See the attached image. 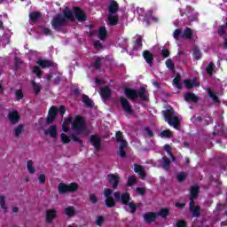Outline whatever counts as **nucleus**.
Here are the masks:
<instances>
[{
    "label": "nucleus",
    "instance_id": "864d4df0",
    "mask_svg": "<svg viewBox=\"0 0 227 227\" xmlns=\"http://www.w3.org/2000/svg\"><path fill=\"white\" fill-rule=\"evenodd\" d=\"M144 134H145V136H146L147 137H153V132L149 128H145V129Z\"/></svg>",
    "mask_w": 227,
    "mask_h": 227
},
{
    "label": "nucleus",
    "instance_id": "423d86ee",
    "mask_svg": "<svg viewBox=\"0 0 227 227\" xmlns=\"http://www.w3.org/2000/svg\"><path fill=\"white\" fill-rule=\"evenodd\" d=\"M200 191V187L198 186H192L191 188V201H190V210L192 214V215H194V217H199L200 214V208L199 207V206L194 205V200H196V198H198V192Z\"/></svg>",
    "mask_w": 227,
    "mask_h": 227
},
{
    "label": "nucleus",
    "instance_id": "cd10ccee",
    "mask_svg": "<svg viewBox=\"0 0 227 227\" xmlns=\"http://www.w3.org/2000/svg\"><path fill=\"white\" fill-rule=\"evenodd\" d=\"M82 100L87 107H93L94 103H93V100H91V98H90V97H88L86 95H82Z\"/></svg>",
    "mask_w": 227,
    "mask_h": 227
},
{
    "label": "nucleus",
    "instance_id": "ddd939ff",
    "mask_svg": "<svg viewBox=\"0 0 227 227\" xmlns=\"http://www.w3.org/2000/svg\"><path fill=\"white\" fill-rule=\"evenodd\" d=\"M58 215V211L54 208L47 209L46 210V223H52L54 219H56Z\"/></svg>",
    "mask_w": 227,
    "mask_h": 227
},
{
    "label": "nucleus",
    "instance_id": "680f3d73",
    "mask_svg": "<svg viewBox=\"0 0 227 227\" xmlns=\"http://www.w3.org/2000/svg\"><path fill=\"white\" fill-rule=\"evenodd\" d=\"M176 226H177V227H185V226H187V223L184 220H179L176 223Z\"/></svg>",
    "mask_w": 227,
    "mask_h": 227
},
{
    "label": "nucleus",
    "instance_id": "13d9d810",
    "mask_svg": "<svg viewBox=\"0 0 227 227\" xmlns=\"http://www.w3.org/2000/svg\"><path fill=\"white\" fill-rule=\"evenodd\" d=\"M136 192H137V194H140V196H143L145 194V192H146V189L141 188V187H137L136 189Z\"/></svg>",
    "mask_w": 227,
    "mask_h": 227
},
{
    "label": "nucleus",
    "instance_id": "2eb2a0df",
    "mask_svg": "<svg viewBox=\"0 0 227 227\" xmlns=\"http://www.w3.org/2000/svg\"><path fill=\"white\" fill-rule=\"evenodd\" d=\"M45 136H50L53 139L58 137V128L56 126H50L47 129L44 130Z\"/></svg>",
    "mask_w": 227,
    "mask_h": 227
},
{
    "label": "nucleus",
    "instance_id": "69168bd1",
    "mask_svg": "<svg viewBox=\"0 0 227 227\" xmlns=\"http://www.w3.org/2000/svg\"><path fill=\"white\" fill-rule=\"evenodd\" d=\"M43 35H46V36H49V35H52V31H51V29L48 27H43Z\"/></svg>",
    "mask_w": 227,
    "mask_h": 227
},
{
    "label": "nucleus",
    "instance_id": "c9c22d12",
    "mask_svg": "<svg viewBox=\"0 0 227 227\" xmlns=\"http://www.w3.org/2000/svg\"><path fill=\"white\" fill-rule=\"evenodd\" d=\"M171 164V160H169V159L168 158H162V168L163 169H165L166 171H168V169H169V165Z\"/></svg>",
    "mask_w": 227,
    "mask_h": 227
},
{
    "label": "nucleus",
    "instance_id": "a18cd8bd",
    "mask_svg": "<svg viewBox=\"0 0 227 227\" xmlns=\"http://www.w3.org/2000/svg\"><path fill=\"white\" fill-rule=\"evenodd\" d=\"M173 82L175 86L177 88V90L182 89V82L180 81V76H176Z\"/></svg>",
    "mask_w": 227,
    "mask_h": 227
},
{
    "label": "nucleus",
    "instance_id": "052dcab7",
    "mask_svg": "<svg viewBox=\"0 0 227 227\" xmlns=\"http://www.w3.org/2000/svg\"><path fill=\"white\" fill-rule=\"evenodd\" d=\"M15 94H16V98H18V100H20V98H24V94L22 93V90H16Z\"/></svg>",
    "mask_w": 227,
    "mask_h": 227
},
{
    "label": "nucleus",
    "instance_id": "603ef678",
    "mask_svg": "<svg viewBox=\"0 0 227 227\" xmlns=\"http://www.w3.org/2000/svg\"><path fill=\"white\" fill-rule=\"evenodd\" d=\"M116 139L121 145L122 142L127 143V141L123 140V134L121 131L116 133Z\"/></svg>",
    "mask_w": 227,
    "mask_h": 227
},
{
    "label": "nucleus",
    "instance_id": "49530a36",
    "mask_svg": "<svg viewBox=\"0 0 227 227\" xmlns=\"http://www.w3.org/2000/svg\"><path fill=\"white\" fill-rule=\"evenodd\" d=\"M32 72H33V74H35V75L37 77H39V78L42 77V71L40 69V67H38V66L34 67L32 68Z\"/></svg>",
    "mask_w": 227,
    "mask_h": 227
},
{
    "label": "nucleus",
    "instance_id": "f704fd0d",
    "mask_svg": "<svg viewBox=\"0 0 227 227\" xmlns=\"http://www.w3.org/2000/svg\"><path fill=\"white\" fill-rule=\"evenodd\" d=\"M0 207L4 212H8V207H6V200L3 195H0Z\"/></svg>",
    "mask_w": 227,
    "mask_h": 227
},
{
    "label": "nucleus",
    "instance_id": "4c0bfd02",
    "mask_svg": "<svg viewBox=\"0 0 227 227\" xmlns=\"http://www.w3.org/2000/svg\"><path fill=\"white\" fill-rule=\"evenodd\" d=\"M156 215H160V217H168V215H169V209L162 208L156 214Z\"/></svg>",
    "mask_w": 227,
    "mask_h": 227
},
{
    "label": "nucleus",
    "instance_id": "9b49d317",
    "mask_svg": "<svg viewBox=\"0 0 227 227\" xmlns=\"http://www.w3.org/2000/svg\"><path fill=\"white\" fill-rule=\"evenodd\" d=\"M8 118L12 125H17L20 120V115L19 114V112L12 110L9 112Z\"/></svg>",
    "mask_w": 227,
    "mask_h": 227
},
{
    "label": "nucleus",
    "instance_id": "4468645a",
    "mask_svg": "<svg viewBox=\"0 0 227 227\" xmlns=\"http://www.w3.org/2000/svg\"><path fill=\"white\" fill-rule=\"evenodd\" d=\"M137 13H138L140 17H145V20H147V22H159V19L155 17H148V15L145 14V9L143 8H137Z\"/></svg>",
    "mask_w": 227,
    "mask_h": 227
},
{
    "label": "nucleus",
    "instance_id": "412c9836",
    "mask_svg": "<svg viewBox=\"0 0 227 227\" xmlns=\"http://www.w3.org/2000/svg\"><path fill=\"white\" fill-rule=\"evenodd\" d=\"M124 93L128 98H130L131 100H136V98H137V91L132 89H125Z\"/></svg>",
    "mask_w": 227,
    "mask_h": 227
},
{
    "label": "nucleus",
    "instance_id": "0e129e2a",
    "mask_svg": "<svg viewBox=\"0 0 227 227\" xmlns=\"http://www.w3.org/2000/svg\"><path fill=\"white\" fill-rule=\"evenodd\" d=\"M166 65H167V67L169 68V70H173V67H175V65L173 64V61H171V59H168L166 61Z\"/></svg>",
    "mask_w": 227,
    "mask_h": 227
},
{
    "label": "nucleus",
    "instance_id": "72a5a7b5",
    "mask_svg": "<svg viewBox=\"0 0 227 227\" xmlns=\"http://www.w3.org/2000/svg\"><path fill=\"white\" fill-rule=\"evenodd\" d=\"M138 97H140L142 100H146L148 97L146 93V89H145L144 87L140 88L138 90Z\"/></svg>",
    "mask_w": 227,
    "mask_h": 227
},
{
    "label": "nucleus",
    "instance_id": "79ce46f5",
    "mask_svg": "<svg viewBox=\"0 0 227 227\" xmlns=\"http://www.w3.org/2000/svg\"><path fill=\"white\" fill-rule=\"evenodd\" d=\"M215 68V67L214 66V64L209 63L206 68V70L207 72V75H210V76L213 75Z\"/></svg>",
    "mask_w": 227,
    "mask_h": 227
},
{
    "label": "nucleus",
    "instance_id": "c03bdc74",
    "mask_svg": "<svg viewBox=\"0 0 227 227\" xmlns=\"http://www.w3.org/2000/svg\"><path fill=\"white\" fill-rule=\"evenodd\" d=\"M186 10H187V11L185 12V13H186L188 19H190V20H191L192 22H193V20H196L195 16L191 12V7L187 6V7H186Z\"/></svg>",
    "mask_w": 227,
    "mask_h": 227
},
{
    "label": "nucleus",
    "instance_id": "c85d7f7f",
    "mask_svg": "<svg viewBox=\"0 0 227 227\" xmlns=\"http://www.w3.org/2000/svg\"><path fill=\"white\" fill-rule=\"evenodd\" d=\"M38 66L41 67V68H47L49 67H52V62L51 60H43L40 59L37 62Z\"/></svg>",
    "mask_w": 227,
    "mask_h": 227
},
{
    "label": "nucleus",
    "instance_id": "5fc2aeb1",
    "mask_svg": "<svg viewBox=\"0 0 227 227\" xmlns=\"http://www.w3.org/2000/svg\"><path fill=\"white\" fill-rule=\"evenodd\" d=\"M185 178H187V175L184 172H181L177 175L178 182H184V180H185Z\"/></svg>",
    "mask_w": 227,
    "mask_h": 227
},
{
    "label": "nucleus",
    "instance_id": "7ed1b4c3",
    "mask_svg": "<svg viewBox=\"0 0 227 227\" xmlns=\"http://www.w3.org/2000/svg\"><path fill=\"white\" fill-rule=\"evenodd\" d=\"M67 20H74V12L70 11V8L66 7L64 10V16L61 14H59L55 16L51 21V26L53 28H55L56 31H59L63 26H65V23Z\"/></svg>",
    "mask_w": 227,
    "mask_h": 227
},
{
    "label": "nucleus",
    "instance_id": "e433bc0d",
    "mask_svg": "<svg viewBox=\"0 0 227 227\" xmlns=\"http://www.w3.org/2000/svg\"><path fill=\"white\" fill-rule=\"evenodd\" d=\"M143 47V39L141 37H138L136 40L135 46H134V51H139Z\"/></svg>",
    "mask_w": 227,
    "mask_h": 227
},
{
    "label": "nucleus",
    "instance_id": "b1692460",
    "mask_svg": "<svg viewBox=\"0 0 227 227\" xmlns=\"http://www.w3.org/2000/svg\"><path fill=\"white\" fill-rule=\"evenodd\" d=\"M184 100L186 102H198V96L193 93L188 92L184 94Z\"/></svg>",
    "mask_w": 227,
    "mask_h": 227
},
{
    "label": "nucleus",
    "instance_id": "ea45409f",
    "mask_svg": "<svg viewBox=\"0 0 227 227\" xmlns=\"http://www.w3.org/2000/svg\"><path fill=\"white\" fill-rule=\"evenodd\" d=\"M140 205L141 204H134V203H132V202H129L128 203V207H129V210H130V213L131 214H134V212H136V210H137V208H138V207H140Z\"/></svg>",
    "mask_w": 227,
    "mask_h": 227
},
{
    "label": "nucleus",
    "instance_id": "bf43d9fd",
    "mask_svg": "<svg viewBox=\"0 0 227 227\" xmlns=\"http://www.w3.org/2000/svg\"><path fill=\"white\" fill-rule=\"evenodd\" d=\"M208 95L210 98H213V102H217V96H215V94H214V92H212L210 89H208Z\"/></svg>",
    "mask_w": 227,
    "mask_h": 227
},
{
    "label": "nucleus",
    "instance_id": "8fccbe9b",
    "mask_svg": "<svg viewBox=\"0 0 227 227\" xmlns=\"http://www.w3.org/2000/svg\"><path fill=\"white\" fill-rule=\"evenodd\" d=\"M164 150L167 151L168 155H170L173 162H175V160H176V159L175 158V156H173V154H171V146H169V145H164Z\"/></svg>",
    "mask_w": 227,
    "mask_h": 227
},
{
    "label": "nucleus",
    "instance_id": "774afa93",
    "mask_svg": "<svg viewBox=\"0 0 227 227\" xmlns=\"http://www.w3.org/2000/svg\"><path fill=\"white\" fill-rule=\"evenodd\" d=\"M94 47H95L96 49H102V43H100V41H96V42L94 43Z\"/></svg>",
    "mask_w": 227,
    "mask_h": 227
},
{
    "label": "nucleus",
    "instance_id": "4be33fe9",
    "mask_svg": "<svg viewBox=\"0 0 227 227\" xmlns=\"http://www.w3.org/2000/svg\"><path fill=\"white\" fill-rule=\"evenodd\" d=\"M144 59H145L146 63H148V65L150 67H152L153 63V55L152 54V52H150L149 51H144Z\"/></svg>",
    "mask_w": 227,
    "mask_h": 227
},
{
    "label": "nucleus",
    "instance_id": "de8ad7c7",
    "mask_svg": "<svg viewBox=\"0 0 227 227\" xmlns=\"http://www.w3.org/2000/svg\"><path fill=\"white\" fill-rule=\"evenodd\" d=\"M32 85L35 90V93H40V90H42V85L40 83H36L35 81L32 82Z\"/></svg>",
    "mask_w": 227,
    "mask_h": 227
},
{
    "label": "nucleus",
    "instance_id": "393cba45",
    "mask_svg": "<svg viewBox=\"0 0 227 227\" xmlns=\"http://www.w3.org/2000/svg\"><path fill=\"white\" fill-rule=\"evenodd\" d=\"M64 213L67 217H74V215H75V207L74 206H69L64 209Z\"/></svg>",
    "mask_w": 227,
    "mask_h": 227
},
{
    "label": "nucleus",
    "instance_id": "6e6552de",
    "mask_svg": "<svg viewBox=\"0 0 227 227\" xmlns=\"http://www.w3.org/2000/svg\"><path fill=\"white\" fill-rule=\"evenodd\" d=\"M77 191V184L72 183L70 184H65L60 183L59 184V193L65 194L67 192H75Z\"/></svg>",
    "mask_w": 227,
    "mask_h": 227
},
{
    "label": "nucleus",
    "instance_id": "dca6fc26",
    "mask_svg": "<svg viewBox=\"0 0 227 227\" xmlns=\"http://www.w3.org/2000/svg\"><path fill=\"white\" fill-rule=\"evenodd\" d=\"M57 114H58V108H56V106H51V109L49 110V114L46 119L47 123H52Z\"/></svg>",
    "mask_w": 227,
    "mask_h": 227
},
{
    "label": "nucleus",
    "instance_id": "7c9ffc66",
    "mask_svg": "<svg viewBox=\"0 0 227 227\" xmlns=\"http://www.w3.org/2000/svg\"><path fill=\"white\" fill-rule=\"evenodd\" d=\"M22 132H24V125H22V124H20L13 130V134H14L15 137H19V136H20V134H22Z\"/></svg>",
    "mask_w": 227,
    "mask_h": 227
},
{
    "label": "nucleus",
    "instance_id": "f03ea898",
    "mask_svg": "<svg viewBox=\"0 0 227 227\" xmlns=\"http://www.w3.org/2000/svg\"><path fill=\"white\" fill-rule=\"evenodd\" d=\"M104 196L106 198L105 203L109 208H113V207H114L115 201H121L123 205H127V203H129V200H130V195H129V193H122L121 196H120V192L114 193V199L113 191L111 189H105Z\"/></svg>",
    "mask_w": 227,
    "mask_h": 227
},
{
    "label": "nucleus",
    "instance_id": "5701e85b",
    "mask_svg": "<svg viewBox=\"0 0 227 227\" xmlns=\"http://www.w3.org/2000/svg\"><path fill=\"white\" fill-rule=\"evenodd\" d=\"M157 217V215L155 213H146L144 215V220L145 223H153Z\"/></svg>",
    "mask_w": 227,
    "mask_h": 227
},
{
    "label": "nucleus",
    "instance_id": "6e6d98bb",
    "mask_svg": "<svg viewBox=\"0 0 227 227\" xmlns=\"http://www.w3.org/2000/svg\"><path fill=\"white\" fill-rule=\"evenodd\" d=\"M95 63L93 64V66L95 67V68H98V67H100V63H102V58L99 57H95Z\"/></svg>",
    "mask_w": 227,
    "mask_h": 227
},
{
    "label": "nucleus",
    "instance_id": "c756f323",
    "mask_svg": "<svg viewBox=\"0 0 227 227\" xmlns=\"http://www.w3.org/2000/svg\"><path fill=\"white\" fill-rule=\"evenodd\" d=\"M27 169L30 175H35L36 169H35V165H33V160H28L27 162Z\"/></svg>",
    "mask_w": 227,
    "mask_h": 227
},
{
    "label": "nucleus",
    "instance_id": "20e7f679",
    "mask_svg": "<svg viewBox=\"0 0 227 227\" xmlns=\"http://www.w3.org/2000/svg\"><path fill=\"white\" fill-rule=\"evenodd\" d=\"M163 116H165V121L170 125L171 127H174L176 130H180V126L178 124L180 123V117L178 116V114L173 110V108L167 109V111L162 112Z\"/></svg>",
    "mask_w": 227,
    "mask_h": 227
},
{
    "label": "nucleus",
    "instance_id": "58836bf2",
    "mask_svg": "<svg viewBox=\"0 0 227 227\" xmlns=\"http://www.w3.org/2000/svg\"><path fill=\"white\" fill-rule=\"evenodd\" d=\"M134 184H137V179L136 178V176H130L128 177V187H130V185H134Z\"/></svg>",
    "mask_w": 227,
    "mask_h": 227
},
{
    "label": "nucleus",
    "instance_id": "a878e982",
    "mask_svg": "<svg viewBox=\"0 0 227 227\" xmlns=\"http://www.w3.org/2000/svg\"><path fill=\"white\" fill-rule=\"evenodd\" d=\"M184 83L188 89L200 86V83H196V78L193 80H184Z\"/></svg>",
    "mask_w": 227,
    "mask_h": 227
},
{
    "label": "nucleus",
    "instance_id": "e2e57ef3",
    "mask_svg": "<svg viewBox=\"0 0 227 227\" xmlns=\"http://www.w3.org/2000/svg\"><path fill=\"white\" fill-rule=\"evenodd\" d=\"M45 179L46 177L44 174L39 175L38 176L39 184H45Z\"/></svg>",
    "mask_w": 227,
    "mask_h": 227
},
{
    "label": "nucleus",
    "instance_id": "f8f14e48",
    "mask_svg": "<svg viewBox=\"0 0 227 227\" xmlns=\"http://www.w3.org/2000/svg\"><path fill=\"white\" fill-rule=\"evenodd\" d=\"M107 181L109 184H111L113 189H117L118 188V184H120V176L114 175V174H110L107 176Z\"/></svg>",
    "mask_w": 227,
    "mask_h": 227
},
{
    "label": "nucleus",
    "instance_id": "aec40b11",
    "mask_svg": "<svg viewBox=\"0 0 227 227\" xmlns=\"http://www.w3.org/2000/svg\"><path fill=\"white\" fill-rule=\"evenodd\" d=\"M90 139V143H92L96 150H98V148H100V142H101L100 137H98V135H92Z\"/></svg>",
    "mask_w": 227,
    "mask_h": 227
},
{
    "label": "nucleus",
    "instance_id": "338daca9",
    "mask_svg": "<svg viewBox=\"0 0 227 227\" xmlns=\"http://www.w3.org/2000/svg\"><path fill=\"white\" fill-rule=\"evenodd\" d=\"M161 56H162V58H168L169 56V51L162 50Z\"/></svg>",
    "mask_w": 227,
    "mask_h": 227
},
{
    "label": "nucleus",
    "instance_id": "f3484780",
    "mask_svg": "<svg viewBox=\"0 0 227 227\" xmlns=\"http://www.w3.org/2000/svg\"><path fill=\"white\" fill-rule=\"evenodd\" d=\"M74 15L79 22H84L86 20V14L79 7H74Z\"/></svg>",
    "mask_w": 227,
    "mask_h": 227
},
{
    "label": "nucleus",
    "instance_id": "3c124183",
    "mask_svg": "<svg viewBox=\"0 0 227 227\" xmlns=\"http://www.w3.org/2000/svg\"><path fill=\"white\" fill-rule=\"evenodd\" d=\"M193 58L194 59H201V52L198 48L193 50Z\"/></svg>",
    "mask_w": 227,
    "mask_h": 227
},
{
    "label": "nucleus",
    "instance_id": "4d7b16f0",
    "mask_svg": "<svg viewBox=\"0 0 227 227\" xmlns=\"http://www.w3.org/2000/svg\"><path fill=\"white\" fill-rule=\"evenodd\" d=\"M104 216H98L96 219V224H98V226H102V224H104Z\"/></svg>",
    "mask_w": 227,
    "mask_h": 227
},
{
    "label": "nucleus",
    "instance_id": "2f4dec72",
    "mask_svg": "<svg viewBox=\"0 0 227 227\" xmlns=\"http://www.w3.org/2000/svg\"><path fill=\"white\" fill-rule=\"evenodd\" d=\"M106 36H107V30L106 29V27H101L98 30V38L106 40Z\"/></svg>",
    "mask_w": 227,
    "mask_h": 227
},
{
    "label": "nucleus",
    "instance_id": "09e8293b",
    "mask_svg": "<svg viewBox=\"0 0 227 227\" xmlns=\"http://www.w3.org/2000/svg\"><path fill=\"white\" fill-rule=\"evenodd\" d=\"M60 139H61L62 143H64L65 145H67V143H70V137H68L65 133H62L60 135Z\"/></svg>",
    "mask_w": 227,
    "mask_h": 227
},
{
    "label": "nucleus",
    "instance_id": "39448f33",
    "mask_svg": "<svg viewBox=\"0 0 227 227\" xmlns=\"http://www.w3.org/2000/svg\"><path fill=\"white\" fill-rule=\"evenodd\" d=\"M118 10H119V6H118V3H116V1H112L109 4L108 6V24L110 26H116V24H118Z\"/></svg>",
    "mask_w": 227,
    "mask_h": 227
},
{
    "label": "nucleus",
    "instance_id": "a19ab883",
    "mask_svg": "<svg viewBox=\"0 0 227 227\" xmlns=\"http://www.w3.org/2000/svg\"><path fill=\"white\" fill-rule=\"evenodd\" d=\"M160 137H173V132H171V130L169 129H166L163 130L160 134Z\"/></svg>",
    "mask_w": 227,
    "mask_h": 227
},
{
    "label": "nucleus",
    "instance_id": "a211bd4d",
    "mask_svg": "<svg viewBox=\"0 0 227 227\" xmlns=\"http://www.w3.org/2000/svg\"><path fill=\"white\" fill-rule=\"evenodd\" d=\"M100 96L104 100H109V98H111V89L107 86L103 87L100 91Z\"/></svg>",
    "mask_w": 227,
    "mask_h": 227
},
{
    "label": "nucleus",
    "instance_id": "473e14b6",
    "mask_svg": "<svg viewBox=\"0 0 227 227\" xmlns=\"http://www.w3.org/2000/svg\"><path fill=\"white\" fill-rule=\"evenodd\" d=\"M40 17H42L40 12H31L29 14V19L32 20V22H37V20H40Z\"/></svg>",
    "mask_w": 227,
    "mask_h": 227
},
{
    "label": "nucleus",
    "instance_id": "37998d69",
    "mask_svg": "<svg viewBox=\"0 0 227 227\" xmlns=\"http://www.w3.org/2000/svg\"><path fill=\"white\" fill-rule=\"evenodd\" d=\"M89 200H90V203H92L93 205H95L98 202V197H97V195L95 193H90L89 195Z\"/></svg>",
    "mask_w": 227,
    "mask_h": 227
},
{
    "label": "nucleus",
    "instance_id": "bb28decb",
    "mask_svg": "<svg viewBox=\"0 0 227 227\" xmlns=\"http://www.w3.org/2000/svg\"><path fill=\"white\" fill-rule=\"evenodd\" d=\"M127 146V142H122L117 151V155L119 157H125L126 153H125V147Z\"/></svg>",
    "mask_w": 227,
    "mask_h": 227
},
{
    "label": "nucleus",
    "instance_id": "f257e3e1",
    "mask_svg": "<svg viewBox=\"0 0 227 227\" xmlns=\"http://www.w3.org/2000/svg\"><path fill=\"white\" fill-rule=\"evenodd\" d=\"M70 129H73L76 134H84L86 130V123L84 120L80 116L68 117L66 119L62 124V130L64 132H68Z\"/></svg>",
    "mask_w": 227,
    "mask_h": 227
},
{
    "label": "nucleus",
    "instance_id": "9d476101",
    "mask_svg": "<svg viewBox=\"0 0 227 227\" xmlns=\"http://www.w3.org/2000/svg\"><path fill=\"white\" fill-rule=\"evenodd\" d=\"M227 22L224 25H222L218 27V35L223 40V47L224 49H227Z\"/></svg>",
    "mask_w": 227,
    "mask_h": 227
},
{
    "label": "nucleus",
    "instance_id": "0eeeda50",
    "mask_svg": "<svg viewBox=\"0 0 227 227\" xmlns=\"http://www.w3.org/2000/svg\"><path fill=\"white\" fill-rule=\"evenodd\" d=\"M194 35V31L190 27H186L183 32L180 29H176L174 31L173 36L175 40H180V38H184V40H191L192 35Z\"/></svg>",
    "mask_w": 227,
    "mask_h": 227
},
{
    "label": "nucleus",
    "instance_id": "1a4fd4ad",
    "mask_svg": "<svg viewBox=\"0 0 227 227\" xmlns=\"http://www.w3.org/2000/svg\"><path fill=\"white\" fill-rule=\"evenodd\" d=\"M121 106L125 113L127 114H134V110H132V106H130V103L129 100L123 97L120 98Z\"/></svg>",
    "mask_w": 227,
    "mask_h": 227
},
{
    "label": "nucleus",
    "instance_id": "6ab92c4d",
    "mask_svg": "<svg viewBox=\"0 0 227 227\" xmlns=\"http://www.w3.org/2000/svg\"><path fill=\"white\" fill-rule=\"evenodd\" d=\"M135 173H137L142 180H145L146 178V171H145V168L139 165H135L134 168Z\"/></svg>",
    "mask_w": 227,
    "mask_h": 227
}]
</instances>
